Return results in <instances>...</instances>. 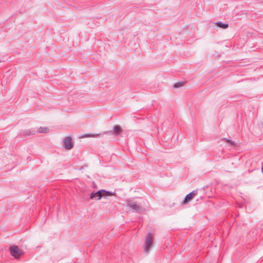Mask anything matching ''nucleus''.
<instances>
[{
  "mask_svg": "<svg viewBox=\"0 0 263 263\" xmlns=\"http://www.w3.org/2000/svg\"><path fill=\"white\" fill-rule=\"evenodd\" d=\"M10 252L12 256L15 258H18L23 254V251L16 246H12L10 248Z\"/></svg>",
  "mask_w": 263,
  "mask_h": 263,
  "instance_id": "4",
  "label": "nucleus"
},
{
  "mask_svg": "<svg viewBox=\"0 0 263 263\" xmlns=\"http://www.w3.org/2000/svg\"><path fill=\"white\" fill-rule=\"evenodd\" d=\"M197 194V191L194 190L191 193L187 194L185 199H184L183 201V204H186V203L189 202L191 200H192L194 197Z\"/></svg>",
  "mask_w": 263,
  "mask_h": 263,
  "instance_id": "6",
  "label": "nucleus"
},
{
  "mask_svg": "<svg viewBox=\"0 0 263 263\" xmlns=\"http://www.w3.org/2000/svg\"><path fill=\"white\" fill-rule=\"evenodd\" d=\"M49 129L47 127H40L38 130L37 132L39 133H46L48 132Z\"/></svg>",
  "mask_w": 263,
  "mask_h": 263,
  "instance_id": "9",
  "label": "nucleus"
},
{
  "mask_svg": "<svg viewBox=\"0 0 263 263\" xmlns=\"http://www.w3.org/2000/svg\"><path fill=\"white\" fill-rule=\"evenodd\" d=\"M114 194L112 192L106 191L104 190H101L96 192H92L90 195V199L100 200L102 197L105 198L107 196H112Z\"/></svg>",
  "mask_w": 263,
  "mask_h": 263,
  "instance_id": "1",
  "label": "nucleus"
},
{
  "mask_svg": "<svg viewBox=\"0 0 263 263\" xmlns=\"http://www.w3.org/2000/svg\"><path fill=\"white\" fill-rule=\"evenodd\" d=\"M111 131H107V132H104V134H111Z\"/></svg>",
  "mask_w": 263,
  "mask_h": 263,
  "instance_id": "14",
  "label": "nucleus"
},
{
  "mask_svg": "<svg viewBox=\"0 0 263 263\" xmlns=\"http://www.w3.org/2000/svg\"><path fill=\"white\" fill-rule=\"evenodd\" d=\"M63 145L65 148L67 150L71 149L73 146L71 138L70 137H66L63 140Z\"/></svg>",
  "mask_w": 263,
  "mask_h": 263,
  "instance_id": "5",
  "label": "nucleus"
},
{
  "mask_svg": "<svg viewBox=\"0 0 263 263\" xmlns=\"http://www.w3.org/2000/svg\"><path fill=\"white\" fill-rule=\"evenodd\" d=\"M127 205L133 210L137 212H141L145 211L141 203L134 200L128 199L127 200Z\"/></svg>",
  "mask_w": 263,
  "mask_h": 263,
  "instance_id": "2",
  "label": "nucleus"
},
{
  "mask_svg": "<svg viewBox=\"0 0 263 263\" xmlns=\"http://www.w3.org/2000/svg\"><path fill=\"white\" fill-rule=\"evenodd\" d=\"M153 244V234L149 233L145 238L144 251L148 253L152 247Z\"/></svg>",
  "mask_w": 263,
  "mask_h": 263,
  "instance_id": "3",
  "label": "nucleus"
},
{
  "mask_svg": "<svg viewBox=\"0 0 263 263\" xmlns=\"http://www.w3.org/2000/svg\"><path fill=\"white\" fill-rule=\"evenodd\" d=\"M215 25L222 29H226L229 27L228 24L223 23L222 22H216L215 23Z\"/></svg>",
  "mask_w": 263,
  "mask_h": 263,
  "instance_id": "8",
  "label": "nucleus"
},
{
  "mask_svg": "<svg viewBox=\"0 0 263 263\" xmlns=\"http://www.w3.org/2000/svg\"><path fill=\"white\" fill-rule=\"evenodd\" d=\"M35 133V130H31V129H28V130H26L24 132V134L25 135H27V136H30V135H33Z\"/></svg>",
  "mask_w": 263,
  "mask_h": 263,
  "instance_id": "10",
  "label": "nucleus"
},
{
  "mask_svg": "<svg viewBox=\"0 0 263 263\" xmlns=\"http://www.w3.org/2000/svg\"><path fill=\"white\" fill-rule=\"evenodd\" d=\"M262 171L263 172V167L262 168Z\"/></svg>",
  "mask_w": 263,
  "mask_h": 263,
  "instance_id": "15",
  "label": "nucleus"
},
{
  "mask_svg": "<svg viewBox=\"0 0 263 263\" xmlns=\"http://www.w3.org/2000/svg\"><path fill=\"white\" fill-rule=\"evenodd\" d=\"M100 135V134H96V135L88 134V135H85L84 137H97Z\"/></svg>",
  "mask_w": 263,
  "mask_h": 263,
  "instance_id": "12",
  "label": "nucleus"
},
{
  "mask_svg": "<svg viewBox=\"0 0 263 263\" xmlns=\"http://www.w3.org/2000/svg\"><path fill=\"white\" fill-rule=\"evenodd\" d=\"M226 140L227 142H228V143H229L231 144H234V142L232 141H231V140L226 139Z\"/></svg>",
  "mask_w": 263,
  "mask_h": 263,
  "instance_id": "13",
  "label": "nucleus"
},
{
  "mask_svg": "<svg viewBox=\"0 0 263 263\" xmlns=\"http://www.w3.org/2000/svg\"><path fill=\"white\" fill-rule=\"evenodd\" d=\"M122 130L123 129L120 125H115L113 127L112 134L114 135L115 136H118L122 133Z\"/></svg>",
  "mask_w": 263,
  "mask_h": 263,
  "instance_id": "7",
  "label": "nucleus"
},
{
  "mask_svg": "<svg viewBox=\"0 0 263 263\" xmlns=\"http://www.w3.org/2000/svg\"><path fill=\"white\" fill-rule=\"evenodd\" d=\"M184 84V82H178L177 83H176L174 85V87L175 88H178L181 87H182Z\"/></svg>",
  "mask_w": 263,
  "mask_h": 263,
  "instance_id": "11",
  "label": "nucleus"
}]
</instances>
